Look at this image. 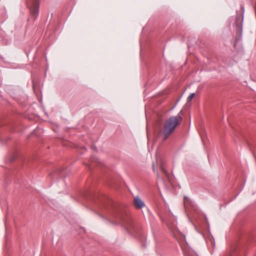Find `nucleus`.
I'll return each instance as SVG.
<instances>
[{"instance_id": "5", "label": "nucleus", "mask_w": 256, "mask_h": 256, "mask_svg": "<svg viewBox=\"0 0 256 256\" xmlns=\"http://www.w3.org/2000/svg\"><path fill=\"white\" fill-rule=\"evenodd\" d=\"M158 158H156V163L155 164L154 162L152 164V168H153V170H154V172H155V170H156V168H157V166H158Z\"/></svg>"}, {"instance_id": "3", "label": "nucleus", "mask_w": 256, "mask_h": 256, "mask_svg": "<svg viewBox=\"0 0 256 256\" xmlns=\"http://www.w3.org/2000/svg\"><path fill=\"white\" fill-rule=\"evenodd\" d=\"M134 204L136 208H142L144 206V202L138 197L134 198Z\"/></svg>"}, {"instance_id": "4", "label": "nucleus", "mask_w": 256, "mask_h": 256, "mask_svg": "<svg viewBox=\"0 0 256 256\" xmlns=\"http://www.w3.org/2000/svg\"><path fill=\"white\" fill-rule=\"evenodd\" d=\"M184 205H186H186L189 204L190 203V202L188 197L185 196L184 198Z\"/></svg>"}, {"instance_id": "6", "label": "nucleus", "mask_w": 256, "mask_h": 256, "mask_svg": "<svg viewBox=\"0 0 256 256\" xmlns=\"http://www.w3.org/2000/svg\"><path fill=\"white\" fill-rule=\"evenodd\" d=\"M194 94L192 93V94H191L188 97V102H190L194 98Z\"/></svg>"}, {"instance_id": "7", "label": "nucleus", "mask_w": 256, "mask_h": 256, "mask_svg": "<svg viewBox=\"0 0 256 256\" xmlns=\"http://www.w3.org/2000/svg\"><path fill=\"white\" fill-rule=\"evenodd\" d=\"M160 168H161V170L166 175V176H168V173L166 172V170L163 168V166H160Z\"/></svg>"}, {"instance_id": "1", "label": "nucleus", "mask_w": 256, "mask_h": 256, "mask_svg": "<svg viewBox=\"0 0 256 256\" xmlns=\"http://www.w3.org/2000/svg\"><path fill=\"white\" fill-rule=\"evenodd\" d=\"M182 118L180 116H171L165 122L163 134V140H165L180 124Z\"/></svg>"}, {"instance_id": "8", "label": "nucleus", "mask_w": 256, "mask_h": 256, "mask_svg": "<svg viewBox=\"0 0 256 256\" xmlns=\"http://www.w3.org/2000/svg\"><path fill=\"white\" fill-rule=\"evenodd\" d=\"M124 226L126 227V228L128 230V226L126 224H124Z\"/></svg>"}, {"instance_id": "2", "label": "nucleus", "mask_w": 256, "mask_h": 256, "mask_svg": "<svg viewBox=\"0 0 256 256\" xmlns=\"http://www.w3.org/2000/svg\"><path fill=\"white\" fill-rule=\"evenodd\" d=\"M27 6L30 8V15L35 20L39 12V0H28Z\"/></svg>"}]
</instances>
